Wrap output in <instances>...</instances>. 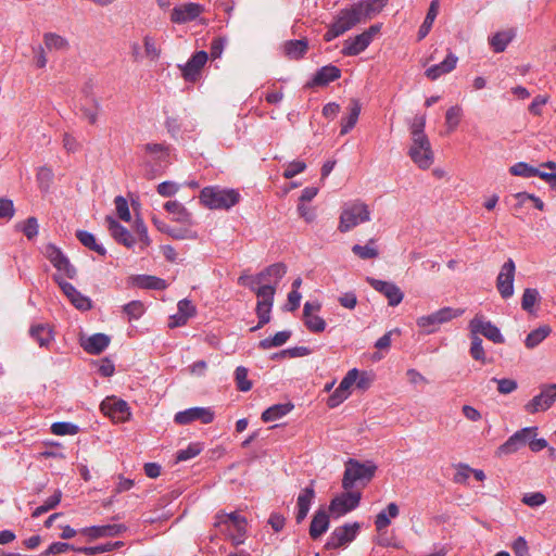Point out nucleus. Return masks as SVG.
<instances>
[{
  "instance_id": "f257e3e1",
  "label": "nucleus",
  "mask_w": 556,
  "mask_h": 556,
  "mask_svg": "<svg viewBox=\"0 0 556 556\" xmlns=\"http://www.w3.org/2000/svg\"><path fill=\"white\" fill-rule=\"evenodd\" d=\"M200 202L210 210H226L239 203L241 195L235 189L218 186L205 187L200 192Z\"/></svg>"
},
{
  "instance_id": "f03ea898",
  "label": "nucleus",
  "mask_w": 556,
  "mask_h": 556,
  "mask_svg": "<svg viewBox=\"0 0 556 556\" xmlns=\"http://www.w3.org/2000/svg\"><path fill=\"white\" fill-rule=\"evenodd\" d=\"M214 527L232 541L235 545L242 544L247 533V519L238 513H218Z\"/></svg>"
},
{
  "instance_id": "7ed1b4c3",
  "label": "nucleus",
  "mask_w": 556,
  "mask_h": 556,
  "mask_svg": "<svg viewBox=\"0 0 556 556\" xmlns=\"http://www.w3.org/2000/svg\"><path fill=\"white\" fill-rule=\"evenodd\" d=\"M376 470L377 466L370 462L363 464L352 458L349 459L345 464L342 488L348 491L352 490L356 483L365 485L372 479Z\"/></svg>"
},
{
  "instance_id": "20e7f679",
  "label": "nucleus",
  "mask_w": 556,
  "mask_h": 556,
  "mask_svg": "<svg viewBox=\"0 0 556 556\" xmlns=\"http://www.w3.org/2000/svg\"><path fill=\"white\" fill-rule=\"evenodd\" d=\"M369 220L370 210L367 204L359 200L349 202L342 207L338 230L344 233Z\"/></svg>"
},
{
  "instance_id": "39448f33",
  "label": "nucleus",
  "mask_w": 556,
  "mask_h": 556,
  "mask_svg": "<svg viewBox=\"0 0 556 556\" xmlns=\"http://www.w3.org/2000/svg\"><path fill=\"white\" fill-rule=\"evenodd\" d=\"M361 23L363 21L355 5L341 10L324 35V39L329 42Z\"/></svg>"
},
{
  "instance_id": "423d86ee",
  "label": "nucleus",
  "mask_w": 556,
  "mask_h": 556,
  "mask_svg": "<svg viewBox=\"0 0 556 556\" xmlns=\"http://www.w3.org/2000/svg\"><path fill=\"white\" fill-rule=\"evenodd\" d=\"M464 312L463 308L443 307L432 314L419 317L417 326L426 333H433L438 326L462 316Z\"/></svg>"
},
{
  "instance_id": "0eeeda50",
  "label": "nucleus",
  "mask_w": 556,
  "mask_h": 556,
  "mask_svg": "<svg viewBox=\"0 0 556 556\" xmlns=\"http://www.w3.org/2000/svg\"><path fill=\"white\" fill-rule=\"evenodd\" d=\"M468 328L470 334L483 336L488 340L496 344H502L505 339L497 326L491 320L486 319L482 314H476L475 317L469 321Z\"/></svg>"
},
{
  "instance_id": "6e6552de",
  "label": "nucleus",
  "mask_w": 556,
  "mask_h": 556,
  "mask_svg": "<svg viewBox=\"0 0 556 556\" xmlns=\"http://www.w3.org/2000/svg\"><path fill=\"white\" fill-rule=\"evenodd\" d=\"M359 529L361 525L358 522L337 527L329 535L325 548L334 549L351 543L356 538Z\"/></svg>"
},
{
  "instance_id": "1a4fd4ad",
  "label": "nucleus",
  "mask_w": 556,
  "mask_h": 556,
  "mask_svg": "<svg viewBox=\"0 0 556 556\" xmlns=\"http://www.w3.org/2000/svg\"><path fill=\"white\" fill-rule=\"evenodd\" d=\"M556 401V383L544 384L541 391L531 401L525 405V410L529 414L547 410Z\"/></svg>"
},
{
  "instance_id": "9d476101",
  "label": "nucleus",
  "mask_w": 556,
  "mask_h": 556,
  "mask_svg": "<svg viewBox=\"0 0 556 556\" xmlns=\"http://www.w3.org/2000/svg\"><path fill=\"white\" fill-rule=\"evenodd\" d=\"M361 493L350 490L333 497L329 504V513L334 517H341L355 509L361 502Z\"/></svg>"
},
{
  "instance_id": "9b49d317",
  "label": "nucleus",
  "mask_w": 556,
  "mask_h": 556,
  "mask_svg": "<svg viewBox=\"0 0 556 556\" xmlns=\"http://www.w3.org/2000/svg\"><path fill=\"white\" fill-rule=\"evenodd\" d=\"M45 255L51 264L59 271H63L67 278L74 279L76 277V268L71 264L70 260L64 255L60 248L49 243L45 247Z\"/></svg>"
},
{
  "instance_id": "f8f14e48",
  "label": "nucleus",
  "mask_w": 556,
  "mask_h": 556,
  "mask_svg": "<svg viewBox=\"0 0 556 556\" xmlns=\"http://www.w3.org/2000/svg\"><path fill=\"white\" fill-rule=\"evenodd\" d=\"M516 266L511 258H508L501 267L496 278V288L503 299L514 295V278Z\"/></svg>"
},
{
  "instance_id": "ddd939ff",
  "label": "nucleus",
  "mask_w": 556,
  "mask_h": 556,
  "mask_svg": "<svg viewBox=\"0 0 556 556\" xmlns=\"http://www.w3.org/2000/svg\"><path fill=\"white\" fill-rule=\"evenodd\" d=\"M536 434L535 427H526L508 438L498 448V455H509L519 451L527 442Z\"/></svg>"
},
{
  "instance_id": "4468645a",
  "label": "nucleus",
  "mask_w": 556,
  "mask_h": 556,
  "mask_svg": "<svg viewBox=\"0 0 556 556\" xmlns=\"http://www.w3.org/2000/svg\"><path fill=\"white\" fill-rule=\"evenodd\" d=\"M207 60L208 54L203 50L193 53L186 64L179 65L184 79L189 83H195L200 78L202 68Z\"/></svg>"
},
{
  "instance_id": "2eb2a0df",
  "label": "nucleus",
  "mask_w": 556,
  "mask_h": 556,
  "mask_svg": "<svg viewBox=\"0 0 556 556\" xmlns=\"http://www.w3.org/2000/svg\"><path fill=\"white\" fill-rule=\"evenodd\" d=\"M214 412L210 407H191L181 412H178L174 420L178 425H189L195 420H200L202 424L207 425L214 420Z\"/></svg>"
},
{
  "instance_id": "dca6fc26",
  "label": "nucleus",
  "mask_w": 556,
  "mask_h": 556,
  "mask_svg": "<svg viewBox=\"0 0 556 556\" xmlns=\"http://www.w3.org/2000/svg\"><path fill=\"white\" fill-rule=\"evenodd\" d=\"M408 155L420 169H428L434 161L429 139H426L425 144H418L417 141H412Z\"/></svg>"
},
{
  "instance_id": "f3484780",
  "label": "nucleus",
  "mask_w": 556,
  "mask_h": 556,
  "mask_svg": "<svg viewBox=\"0 0 556 556\" xmlns=\"http://www.w3.org/2000/svg\"><path fill=\"white\" fill-rule=\"evenodd\" d=\"M53 280L59 285L63 293L76 308L81 311L91 308L90 299L83 295L72 283L62 279L59 275H54Z\"/></svg>"
},
{
  "instance_id": "a211bd4d",
  "label": "nucleus",
  "mask_w": 556,
  "mask_h": 556,
  "mask_svg": "<svg viewBox=\"0 0 556 556\" xmlns=\"http://www.w3.org/2000/svg\"><path fill=\"white\" fill-rule=\"evenodd\" d=\"M204 8L198 3L188 2L177 5L173 9L170 21L175 24H185L192 22L200 16Z\"/></svg>"
},
{
  "instance_id": "6ab92c4d",
  "label": "nucleus",
  "mask_w": 556,
  "mask_h": 556,
  "mask_svg": "<svg viewBox=\"0 0 556 556\" xmlns=\"http://www.w3.org/2000/svg\"><path fill=\"white\" fill-rule=\"evenodd\" d=\"M368 282L376 291L388 299L390 306H396L402 302L404 293L395 283L375 278H368Z\"/></svg>"
},
{
  "instance_id": "aec40b11",
  "label": "nucleus",
  "mask_w": 556,
  "mask_h": 556,
  "mask_svg": "<svg viewBox=\"0 0 556 556\" xmlns=\"http://www.w3.org/2000/svg\"><path fill=\"white\" fill-rule=\"evenodd\" d=\"M101 409L104 414L118 422L126 421L130 416L128 404L123 400H117L116 397L105 399L101 404Z\"/></svg>"
},
{
  "instance_id": "412c9836",
  "label": "nucleus",
  "mask_w": 556,
  "mask_h": 556,
  "mask_svg": "<svg viewBox=\"0 0 556 556\" xmlns=\"http://www.w3.org/2000/svg\"><path fill=\"white\" fill-rule=\"evenodd\" d=\"M287 266L283 263H275L266 267L253 277V281L260 285H276L286 275Z\"/></svg>"
},
{
  "instance_id": "4be33fe9",
  "label": "nucleus",
  "mask_w": 556,
  "mask_h": 556,
  "mask_svg": "<svg viewBox=\"0 0 556 556\" xmlns=\"http://www.w3.org/2000/svg\"><path fill=\"white\" fill-rule=\"evenodd\" d=\"M105 222L108 225V229H109L111 236L115 239V241L125 245L126 248L134 247V244L136 243V240L126 227L121 225L112 216H106Z\"/></svg>"
},
{
  "instance_id": "5701e85b",
  "label": "nucleus",
  "mask_w": 556,
  "mask_h": 556,
  "mask_svg": "<svg viewBox=\"0 0 556 556\" xmlns=\"http://www.w3.org/2000/svg\"><path fill=\"white\" fill-rule=\"evenodd\" d=\"M457 62L458 58L454 53L448 52L446 58L441 63L434 64L427 68L425 75L430 80H437L442 75L451 73L456 67Z\"/></svg>"
},
{
  "instance_id": "b1692460",
  "label": "nucleus",
  "mask_w": 556,
  "mask_h": 556,
  "mask_svg": "<svg viewBox=\"0 0 556 556\" xmlns=\"http://www.w3.org/2000/svg\"><path fill=\"white\" fill-rule=\"evenodd\" d=\"M110 344V337L104 333H94L88 338L80 339L81 348L88 353L98 355Z\"/></svg>"
},
{
  "instance_id": "393cba45",
  "label": "nucleus",
  "mask_w": 556,
  "mask_h": 556,
  "mask_svg": "<svg viewBox=\"0 0 556 556\" xmlns=\"http://www.w3.org/2000/svg\"><path fill=\"white\" fill-rule=\"evenodd\" d=\"M313 483H314V481L311 482V485L303 489L298 496V501H296L298 511H296V516H295L298 523H301L306 518V516L309 511V508H311V504L315 497V491L313 488Z\"/></svg>"
},
{
  "instance_id": "a878e982",
  "label": "nucleus",
  "mask_w": 556,
  "mask_h": 556,
  "mask_svg": "<svg viewBox=\"0 0 556 556\" xmlns=\"http://www.w3.org/2000/svg\"><path fill=\"white\" fill-rule=\"evenodd\" d=\"M79 109L83 117L87 119L90 125H96L98 123L102 108L96 96H91L87 99H80Z\"/></svg>"
},
{
  "instance_id": "bb28decb",
  "label": "nucleus",
  "mask_w": 556,
  "mask_h": 556,
  "mask_svg": "<svg viewBox=\"0 0 556 556\" xmlns=\"http://www.w3.org/2000/svg\"><path fill=\"white\" fill-rule=\"evenodd\" d=\"M126 527L123 525H104V526H92L83 529V533L90 539H99L106 536H116L124 532Z\"/></svg>"
},
{
  "instance_id": "cd10ccee",
  "label": "nucleus",
  "mask_w": 556,
  "mask_h": 556,
  "mask_svg": "<svg viewBox=\"0 0 556 556\" xmlns=\"http://www.w3.org/2000/svg\"><path fill=\"white\" fill-rule=\"evenodd\" d=\"M387 2L388 0H362L354 5L356 7L364 23L380 13L381 10L386 7Z\"/></svg>"
},
{
  "instance_id": "c85d7f7f",
  "label": "nucleus",
  "mask_w": 556,
  "mask_h": 556,
  "mask_svg": "<svg viewBox=\"0 0 556 556\" xmlns=\"http://www.w3.org/2000/svg\"><path fill=\"white\" fill-rule=\"evenodd\" d=\"M329 522L330 521H329L328 513L324 508L318 509L314 514L313 519L311 521V526H309L311 538L313 540H317L324 533H326L329 528Z\"/></svg>"
},
{
  "instance_id": "c756f323",
  "label": "nucleus",
  "mask_w": 556,
  "mask_h": 556,
  "mask_svg": "<svg viewBox=\"0 0 556 556\" xmlns=\"http://www.w3.org/2000/svg\"><path fill=\"white\" fill-rule=\"evenodd\" d=\"M371 42L369 41V35L363 33L353 37L348 38L344 41L342 54L348 56H354L362 53Z\"/></svg>"
},
{
  "instance_id": "7c9ffc66",
  "label": "nucleus",
  "mask_w": 556,
  "mask_h": 556,
  "mask_svg": "<svg viewBox=\"0 0 556 556\" xmlns=\"http://www.w3.org/2000/svg\"><path fill=\"white\" fill-rule=\"evenodd\" d=\"M341 71L334 65H326L317 71L313 80L307 86H326L331 81L339 79Z\"/></svg>"
},
{
  "instance_id": "2f4dec72",
  "label": "nucleus",
  "mask_w": 556,
  "mask_h": 556,
  "mask_svg": "<svg viewBox=\"0 0 556 556\" xmlns=\"http://www.w3.org/2000/svg\"><path fill=\"white\" fill-rule=\"evenodd\" d=\"M164 208L173 215V219L177 223L192 226V215L187 211V208L178 201H167L164 204Z\"/></svg>"
},
{
  "instance_id": "473e14b6",
  "label": "nucleus",
  "mask_w": 556,
  "mask_h": 556,
  "mask_svg": "<svg viewBox=\"0 0 556 556\" xmlns=\"http://www.w3.org/2000/svg\"><path fill=\"white\" fill-rule=\"evenodd\" d=\"M349 110V115L346 117H343L341 122V135H346L356 125L362 111L361 102L357 99H352L350 102Z\"/></svg>"
},
{
  "instance_id": "72a5a7b5",
  "label": "nucleus",
  "mask_w": 556,
  "mask_h": 556,
  "mask_svg": "<svg viewBox=\"0 0 556 556\" xmlns=\"http://www.w3.org/2000/svg\"><path fill=\"white\" fill-rule=\"evenodd\" d=\"M440 9V2L439 0H432L430 3V7L428 9L427 15L425 17L424 23L419 27L418 30V40H422L431 30L432 25L438 16Z\"/></svg>"
},
{
  "instance_id": "f704fd0d",
  "label": "nucleus",
  "mask_w": 556,
  "mask_h": 556,
  "mask_svg": "<svg viewBox=\"0 0 556 556\" xmlns=\"http://www.w3.org/2000/svg\"><path fill=\"white\" fill-rule=\"evenodd\" d=\"M400 514L399 506L390 503L387 508L376 516L375 526L378 531H382L391 523V518H396Z\"/></svg>"
},
{
  "instance_id": "c9c22d12",
  "label": "nucleus",
  "mask_w": 556,
  "mask_h": 556,
  "mask_svg": "<svg viewBox=\"0 0 556 556\" xmlns=\"http://www.w3.org/2000/svg\"><path fill=\"white\" fill-rule=\"evenodd\" d=\"M552 332V328L548 325H542L539 328L528 333L525 340V345L529 350H533L541 344Z\"/></svg>"
},
{
  "instance_id": "e433bc0d",
  "label": "nucleus",
  "mask_w": 556,
  "mask_h": 556,
  "mask_svg": "<svg viewBox=\"0 0 556 556\" xmlns=\"http://www.w3.org/2000/svg\"><path fill=\"white\" fill-rule=\"evenodd\" d=\"M30 337L39 344V346H48L53 340L52 330L48 325L38 324L31 326L29 330Z\"/></svg>"
},
{
  "instance_id": "4c0bfd02",
  "label": "nucleus",
  "mask_w": 556,
  "mask_h": 556,
  "mask_svg": "<svg viewBox=\"0 0 556 556\" xmlns=\"http://www.w3.org/2000/svg\"><path fill=\"white\" fill-rule=\"evenodd\" d=\"M293 407L294 406L292 403L273 405L263 412L262 420L264 422H269L280 419L281 417L290 413L293 409Z\"/></svg>"
},
{
  "instance_id": "58836bf2",
  "label": "nucleus",
  "mask_w": 556,
  "mask_h": 556,
  "mask_svg": "<svg viewBox=\"0 0 556 556\" xmlns=\"http://www.w3.org/2000/svg\"><path fill=\"white\" fill-rule=\"evenodd\" d=\"M303 320L306 328L311 332H323L326 328V321L318 315H314L309 312V305H304L303 307Z\"/></svg>"
},
{
  "instance_id": "ea45409f",
  "label": "nucleus",
  "mask_w": 556,
  "mask_h": 556,
  "mask_svg": "<svg viewBox=\"0 0 556 556\" xmlns=\"http://www.w3.org/2000/svg\"><path fill=\"white\" fill-rule=\"evenodd\" d=\"M352 252L362 260H371L379 256V250L374 238L369 239L365 245L354 244Z\"/></svg>"
},
{
  "instance_id": "a19ab883",
  "label": "nucleus",
  "mask_w": 556,
  "mask_h": 556,
  "mask_svg": "<svg viewBox=\"0 0 556 556\" xmlns=\"http://www.w3.org/2000/svg\"><path fill=\"white\" fill-rule=\"evenodd\" d=\"M308 43L305 39L289 40L285 43V52L292 60L301 59L307 51Z\"/></svg>"
},
{
  "instance_id": "79ce46f5",
  "label": "nucleus",
  "mask_w": 556,
  "mask_h": 556,
  "mask_svg": "<svg viewBox=\"0 0 556 556\" xmlns=\"http://www.w3.org/2000/svg\"><path fill=\"white\" fill-rule=\"evenodd\" d=\"M43 42L48 50H58V51H66L70 48L68 40L56 34V33H46L43 34Z\"/></svg>"
},
{
  "instance_id": "37998d69",
  "label": "nucleus",
  "mask_w": 556,
  "mask_h": 556,
  "mask_svg": "<svg viewBox=\"0 0 556 556\" xmlns=\"http://www.w3.org/2000/svg\"><path fill=\"white\" fill-rule=\"evenodd\" d=\"M76 237L84 247L94 251L99 255L104 256L106 254L105 248L97 242L96 237L91 232L77 230Z\"/></svg>"
},
{
  "instance_id": "c03bdc74",
  "label": "nucleus",
  "mask_w": 556,
  "mask_h": 556,
  "mask_svg": "<svg viewBox=\"0 0 556 556\" xmlns=\"http://www.w3.org/2000/svg\"><path fill=\"white\" fill-rule=\"evenodd\" d=\"M138 287L150 290H164L167 288V282L155 276L139 275L135 278Z\"/></svg>"
},
{
  "instance_id": "a18cd8bd",
  "label": "nucleus",
  "mask_w": 556,
  "mask_h": 556,
  "mask_svg": "<svg viewBox=\"0 0 556 556\" xmlns=\"http://www.w3.org/2000/svg\"><path fill=\"white\" fill-rule=\"evenodd\" d=\"M291 337V331L283 330L277 332L274 337L260 341L258 346L263 350H269L283 345Z\"/></svg>"
},
{
  "instance_id": "49530a36",
  "label": "nucleus",
  "mask_w": 556,
  "mask_h": 556,
  "mask_svg": "<svg viewBox=\"0 0 556 556\" xmlns=\"http://www.w3.org/2000/svg\"><path fill=\"white\" fill-rule=\"evenodd\" d=\"M514 34L511 31H498L490 39V45L494 52H503L511 41Z\"/></svg>"
},
{
  "instance_id": "de8ad7c7",
  "label": "nucleus",
  "mask_w": 556,
  "mask_h": 556,
  "mask_svg": "<svg viewBox=\"0 0 556 556\" xmlns=\"http://www.w3.org/2000/svg\"><path fill=\"white\" fill-rule=\"evenodd\" d=\"M248 368L238 366L235 370V381L237 389L241 392H248L252 389V381L248 378Z\"/></svg>"
},
{
  "instance_id": "09e8293b",
  "label": "nucleus",
  "mask_w": 556,
  "mask_h": 556,
  "mask_svg": "<svg viewBox=\"0 0 556 556\" xmlns=\"http://www.w3.org/2000/svg\"><path fill=\"white\" fill-rule=\"evenodd\" d=\"M426 119L424 116L415 118L410 127L412 141H417L418 144H425L427 135L424 131Z\"/></svg>"
},
{
  "instance_id": "8fccbe9b",
  "label": "nucleus",
  "mask_w": 556,
  "mask_h": 556,
  "mask_svg": "<svg viewBox=\"0 0 556 556\" xmlns=\"http://www.w3.org/2000/svg\"><path fill=\"white\" fill-rule=\"evenodd\" d=\"M258 288H255L253 291L256 293L258 303L270 304L274 303V295L276 292V287L273 285H258Z\"/></svg>"
},
{
  "instance_id": "3c124183",
  "label": "nucleus",
  "mask_w": 556,
  "mask_h": 556,
  "mask_svg": "<svg viewBox=\"0 0 556 556\" xmlns=\"http://www.w3.org/2000/svg\"><path fill=\"white\" fill-rule=\"evenodd\" d=\"M168 236L175 240H195L198 232L186 225V227H172Z\"/></svg>"
},
{
  "instance_id": "603ef678",
  "label": "nucleus",
  "mask_w": 556,
  "mask_h": 556,
  "mask_svg": "<svg viewBox=\"0 0 556 556\" xmlns=\"http://www.w3.org/2000/svg\"><path fill=\"white\" fill-rule=\"evenodd\" d=\"M470 339H471V345H470L469 353H470L471 357L476 361L481 362L482 364H485L488 361H486L484 349L482 346V339L475 334H470Z\"/></svg>"
},
{
  "instance_id": "864d4df0",
  "label": "nucleus",
  "mask_w": 556,
  "mask_h": 556,
  "mask_svg": "<svg viewBox=\"0 0 556 556\" xmlns=\"http://www.w3.org/2000/svg\"><path fill=\"white\" fill-rule=\"evenodd\" d=\"M509 173L514 176L530 178V177H535L536 174H539V169L529 165L528 163L519 162V163L514 164L509 168Z\"/></svg>"
},
{
  "instance_id": "5fc2aeb1",
  "label": "nucleus",
  "mask_w": 556,
  "mask_h": 556,
  "mask_svg": "<svg viewBox=\"0 0 556 556\" xmlns=\"http://www.w3.org/2000/svg\"><path fill=\"white\" fill-rule=\"evenodd\" d=\"M540 299L539 291L536 289L527 288L523 291L522 299H521V307L523 311L528 313L533 312V306L536 304V302Z\"/></svg>"
},
{
  "instance_id": "6e6d98bb",
  "label": "nucleus",
  "mask_w": 556,
  "mask_h": 556,
  "mask_svg": "<svg viewBox=\"0 0 556 556\" xmlns=\"http://www.w3.org/2000/svg\"><path fill=\"white\" fill-rule=\"evenodd\" d=\"M79 431V427L72 422L59 421L51 426V432L55 435H74Z\"/></svg>"
},
{
  "instance_id": "4d7b16f0",
  "label": "nucleus",
  "mask_w": 556,
  "mask_h": 556,
  "mask_svg": "<svg viewBox=\"0 0 556 556\" xmlns=\"http://www.w3.org/2000/svg\"><path fill=\"white\" fill-rule=\"evenodd\" d=\"M462 109L458 105L451 106L445 114V123L450 132L454 131L459 124Z\"/></svg>"
},
{
  "instance_id": "13d9d810",
  "label": "nucleus",
  "mask_w": 556,
  "mask_h": 556,
  "mask_svg": "<svg viewBox=\"0 0 556 556\" xmlns=\"http://www.w3.org/2000/svg\"><path fill=\"white\" fill-rule=\"evenodd\" d=\"M271 307H273V305H270V304H264V303L257 302L256 314L258 317V324L255 327H253L251 329V331H255V330L262 328L267 323H269Z\"/></svg>"
},
{
  "instance_id": "bf43d9fd",
  "label": "nucleus",
  "mask_w": 556,
  "mask_h": 556,
  "mask_svg": "<svg viewBox=\"0 0 556 556\" xmlns=\"http://www.w3.org/2000/svg\"><path fill=\"white\" fill-rule=\"evenodd\" d=\"M123 311L131 319H138L144 313V305L140 301H131L124 305Z\"/></svg>"
},
{
  "instance_id": "052dcab7",
  "label": "nucleus",
  "mask_w": 556,
  "mask_h": 556,
  "mask_svg": "<svg viewBox=\"0 0 556 556\" xmlns=\"http://www.w3.org/2000/svg\"><path fill=\"white\" fill-rule=\"evenodd\" d=\"M202 451V446L199 443H191L187 448L177 452V462H186L198 456Z\"/></svg>"
},
{
  "instance_id": "680f3d73",
  "label": "nucleus",
  "mask_w": 556,
  "mask_h": 556,
  "mask_svg": "<svg viewBox=\"0 0 556 556\" xmlns=\"http://www.w3.org/2000/svg\"><path fill=\"white\" fill-rule=\"evenodd\" d=\"M116 213L118 217L124 222H129L131 216L126 199L122 195L115 198Z\"/></svg>"
},
{
  "instance_id": "e2e57ef3",
  "label": "nucleus",
  "mask_w": 556,
  "mask_h": 556,
  "mask_svg": "<svg viewBox=\"0 0 556 556\" xmlns=\"http://www.w3.org/2000/svg\"><path fill=\"white\" fill-rule=\"evenodd\" d=\"M74 549L75 547L68 543L54 542L42 553V556L60 555Z\"/></svg>"
},
{
  "instance_id": "0e129e2a",
  "label": "nucleus",
  "mask_w": 556,
  "mask_h": 556,
  "mask_svg": "<svg viewBox=\"0 0 556 556\" xmlns=\"http://www.w3.org/2000/svg\"><path fill=\"white\" fill-rule=\"evenodd\" d=\"M546 502V497L541 492L527 493L522 497V503L530 507H538Z\"/></svg>"
},
{
  "instance_id": "69168bd1",
  "label": "nucleus",
  "mask_w": 556,
  "mask_h": 556,
  "mask_svg": "<svg viewBox=\"0 0 556 556\" xmlns=\"http://www.w3.org/2000/svg\"><path fill=\"white\" fill-rule=\"evenodd\" d=\"M349 394L350 392H345V390H342L340 387H338L328 397L327 405L330 408H334L343 403L348 399Z\"/></svg>"
},
{
  "instance_id": "338daca9",
  "label": "nucleus",
  "mask_w": 556,
  "mask_h": 556,
  "mask_svg": "<svg viewBox=\"0 0 556 556\" xmlns=\"http://www.w3.org/2000/svg\"><path fill=\"white\" fill-rule=\"evenodd\" d=\"M306 164L303 161L290 162L283 172V177L287 179L293 178L298 174L304 172Z\"/></svg>"
},
{
  "instance_id": "774afa93",
  "label": "nucleus",
  "mask_w": 556,
  "mask_h": 556,
  "mask_svg": "<svg viewBox=\"0 0 556 556\" xmlns=\"http://www.w3.org/2000/svg\"><path fill=\"white\" fill-rule=\"evenodd\" d=\"M146 151L152 154H156L160 162H166L168 157V148L160 143H148L146 144Z\"/></svg>"
}]
</instances>
